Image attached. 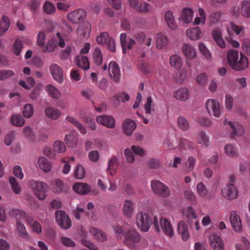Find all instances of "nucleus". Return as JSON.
<instances>
[{
    "mask_svg": "<svg viewBox=\"0 0 250 250\" xmlns=\"http://www.w3.org/2000/svg\"><path fill=\"white\" fill-rule=\"evenodd\" d=\"M136 220L137 225L142 231H147L152 223L157 232L160 231L159 221L156 216L153 217L152 222L151 219L148 214L141 211L137 214Z\"/></svg>",
    "mask_w": 250,
    "mask_h": 250,
    "instance_id": "obj_2",
    "label": "nucleus"
},
{
    "mask_svg": "<svg viewBox=\"0 0 250 250\" xmlns=\"http://www.w3.org/2000/svg\"><path fill=\"white\" fill-rule=\"evenodd\" d=\"M178 231L181 235L182 238L184 241H186L188 239L189 234L188 231V225L184 221L179 222L178 226Z\"/></svg>",
    "mask_w": 250,
    "mask_h": 250,
    "instance_id": "obj_25",
    "label": "nucleus"
},
{
    "mask_svg": "<svg viewBox=\"0 0 250 250\" xmlns=\"http://www.w3.org/2000/svg\"><path fill=\"white\" fill-rule=\"evenodd\" d=\"M220 12L216 11L211 12L209 15L210 24H214L218 23L220 20Z\"/></svg>",
    "mask_w": 250,
    "mask_h": 250,
    "instance_id": "obj_60",
    "label": "nucleus"
},
{
    "mask_svg": "<svg viewBox=\"0 0 250 250\" xmlns=\"http://www.w3.org/2000/svg\"><path fill=\"white\" fill-rule=\"evenodd\" d=\"M10 213L11 215L15 216L17 223L18 221H20L21 222L24 221L26 222V218L28 217H26V213L24 211L17 209H12Z\"/></svg>",
    "mask_w": 250,
    "mask_h": 250,
    "instance_id": "obj_37",
    "label": "nucleus"
},
{
    "mask_svg": "<svg viewBox=\"0 0 250 250\" xmlns=\"http://www.w3.org/2000/svg\"><path fill=\"white\" fill-rule=\"evenodd\" d=\"M45 112L47 117L53 120L57 119L61 115V112L59 110L52 107L46 108Z\"/></svg>",
    "mask_w": 250,
    "mask_h": 250,
    "instance_id": "obj_38",
    "label": "nucleus"
},
{
    "mask_svg": "<svg viewBox=\"0 0 250 250\" xmlns=\"http://www.w3.org/2000/svg\"><path fill=\"white\" fill-rule=\"evenodd\" d=\"M23 115L26 118H31L34 113V107L30 104H26L23 109Z\"/></svg>",
    "mask_w": 250,
    "mask_h": 250,
    "instance_id": "obj_54",
    "label": "nucleus"
},
{
    "mask_svg": "<svg viewBox=\"0 0 250 250\" xmlns=\"http://www.w3.org/2000/svg\"><path fill=\"white\" fill-rule=\"evenodd\" d=\"M74 190L81 194H86L88 193L90 190V187L86 183H77L74 184L73 186Z\"/></svg>",
    "mask_w": 250,
    "mask_h": 250,
    "instance_id": "obj_24",
    "label": "nucleus"
},
{
    "mask_svg": "<svg viewBox=\"0 0 250 250\" xmlns=\"http://www.w3.org/2000/svg\"><path fill=\"white\" fill-rule=\"evenodd\" d=\"M168 38L164 34L159 33L157 35L156 47L158 49H161L165 47L168 44Z\"/></svg>",
    "mask_w": 250,
    "mask_h": 250,
    "instance_id": "obj_32",
    "label": "nucleus"
},
{
    "mask_svg": "<svg viewBox=\"0 0 250 250\" xmlns=\"http://www.w3.org/2000/svg\"><path fill=\"white\" fill-rule=\"evenodd\" d=\"M193 11L191 9L186 8L182 12V19L185 23L190 22L192 19Z\"/></svg>",
    "mask_w": 250,
    "mask_h": 250,
    "instance_id": "obj_42",
    "label": "nucleus"
},
{
    "mask_svg": "<svg viewBox=\"0 0 250 250\" xmlns=\"http://www.w3.org/2000/svg\"><path fill=\"white\" fill-rule=\"evenodd\" d=\"M97 41L98 43L106 44L108 49L112 52L116 50L115 43L114 40L110 37L107 32H103L97 37Z\"/></svg>",
    "mask_w": 250,
    "mask_h": 250,
    "instance_id": "obj_4",
    "label": "nucleus"
},
{
    "mask_svg": "<svg viewBox=\"0 0 250 250\" xmlns=\"http://www.w3.org/2000/svg\"><path fill=\"white\" fill-rule=\"evenodd\" d=\"M224 124L225 125L228 124L230 126L232 130V138H233L236 136H241L244 134V129L243 126L237 123H232L229 121L227 122V120L224 121Z\"/></svg>",
    "mask_w": 250,
    "mask_h": 250,
    "instance_id": "obj_14",
    "label": "nucleus"
},
{
    "mask_svg": "<svg viewBox=\"0 0 250 250\" xmlns=\"http://www.w3.org/2000/svg\"><path fill=\"white\" fill-rule=\"evenodd\" d=\"M151 188L153 191L163 197H168L170 194L168 187L159 181H152Z\"/></svg>",
    "mask_w": 250,
    "mask_h": 250,
    "instance_id": "obj_7",
    "label": "nucleus"
},
{
    "mask_svg": "<svg viewBox=\"0 0 250 250\" xmlns=\"http://www.w3.org/2000/svg\"><path fill=\"white\" fill-rule=\"evenodd\" d=\"M11 122L13 125L18 126H22L25 123L24 119L20 114L13 115L11 117Z\"/></svg>",
    "mask_w": 250,
    "mask_h": 250,
    "instance_id": "obj_46",
    "label": "nucleus"
},
{
    "mask_svg": "<svg viewBox=\"0 0 250 250\" xmlns=\"http://www.w3.org/2000/svg\"><path fill=\"white\" fill-rule=\"evenodd\" d=\"M199 49L207 59L209 60L211 58V54L209 51L203 43H199Z\"/></svg>",
    "mask_w": 250,
    "mask_h": 250,
    "instance_id": "obj_64",
    "label": "nucleus"
},
{
    "mask_svg": "<svg viewBox=\"0 0 250 250\" xmlns=\"http://www.w3.org/2000/svg\"><path fill=\"white\" fill-rule=\"evenodd\" d=\"M174 96L177 100L186 101L189 98V90L186 87L181 88L174 92Z\"/></svg>",
    "mask_w": 250,
    "mask_h": 250,
    "instance_id": "obj_23",
    "label": "nucleus"
},
{
    "mask_svg": "<svg viewBox=\"0 0 250 250\" xmlns=\"http://www.w3.org/2000/svg\"><path fill=\"white\" fill-rule=\"evenodd\" d=\"M227 59L229 64L232 69L236 70H242L248 67L247 58L242 53H241L239 58V52L237 50H229L228 53Z\"/></svg>",
    "mask_w": 250,
    "mask_h": 250,
    "instance_id": "obj_1",
    "label": "nucleus"
},
{
    "mask_svg": "<svg viewBox=\"0 0 250 250\" xmlns=\"http://www.w3.org/2000/svg\"><path fill=\"white\" fill-rule=\"evenodd\" d=\"M198 137L200 139V141L198 142V144H202L206 147L209 146L210 142L209 138L205 131H201L199 132L198 133Z\"/></svg>",
    "mask_w": 250,
    "mask_h": 250,
    "instance_id": "obj_44",
    "label": "nucleus"
},
{
    "mask_svg": "<svg viewBox=\"0 0 250 250\" xmlns=\"http://www.w3.org/2000/svg\"><path fill=\"white\" fill-rule=\"evenodd\" d=\"M210 246L213 250H224V245L223 240L216 234H211L209 237Z\"/></svg>",
    "mask_w": 250,
    "mask_h": 250,
    "instance_id": "obj_13",
    "label": "nucleus"
},
{
    "mask_svg": "<svg viewBox=\"0 0 250 250\" xmlns=\"http://www.w3.org/2000/svg\"><path fill=\"white\" fill-rule=\"evenodd\" d=\"M23 47V43L20 39H16L12 45L13 50L16 56H19Z\"/></svg>",
    "mask_w": 250,
    "mask_h": 250,
    "instance_id": "obj_56",
    "label": "nucleus"
},
{
    "mask_svg": "<svg viewBox=\"0 0 250 250\" xmlns=\"http://www.w3.org/2000/svg\"><path fill=\"white\" fill-rule=\"evenodd\" d=\"M179 145L181 148H188L189 150L195 149L194 143L189 142L186 139L181 138L179 140Z\"/></svg>",
    "mask_w": 250,
    "mask_h": 250,
    "instance_id": "obj_49",
    "label": "nucleus"
},
{
    "mask_svg": "<svg viewBox=\"0 0 250 250\" xmlns=\"http://www.w3.org/2000/svg\"><path fill=\"white\" fill-rule=\"evenodd\" d=\"M89 232L95 239L99 241L104 242L107 239L106 234L101 230L91 227L89 228Z\"/></svg>",
    "mask_w": 250,
    "mask_h": 250,
    "instance_id": "obj_21",
    "label": "nucleus"
},
{
    "mask_svg": "<svg viewBox=\"0 0 250 250\" xmlns=\"http://www.w3.org/2000/svg\"><path fill=\"white\" fill-rule=\"evenodd\" d=\"M169 62L171 65L176 69H180L182 64V62L181 57L176 55L170 57Z\"/></svg>",
    "mask_w": 250,
    "mask_h": 250,
    "instance_id": "obj_48",
    "label": "nucleus"
},
{
    "mask_svg": "<svg viewBox=\"0 0 250 250\" xmlns=\"http://www.w3.org/2000/svg\"><path fill=\"white\" fill-rule=\"evenodd\" d=\"M93 59L97 65H101L102 64L103 56L102 51L99 47L95 48L93 53Z\"/></svg>",
    "mask_w": 250,
    "mask_h": 250,
    "instance_id": "obj_41",
    "label": "nucleus"
},
{
    "mask_svg": "<svg viewBox=\"0 0 250 250\" xmlns=\"http://www.w3.org/2000/svg\"><path fill=\"white\" fill-rule=\"evenodd\" d=\"M65 120L75 125L82 134H86V130L84 126L78 121H77L74 117L68 116L66 117Z\"/></svg>",
    "mask_w": 250,
    "mask_h": 250,
    "instance_id": "obj_34",
    "label": "nucleus"
},
{
    "mask_svg": "<svg viewBox=\"0 0 250 250\" xmlns=\"http://www.w3.org/2000/svg\"><path fill=\"white\" fill-rule=\"evenodd\" d=\"M65 140L68 146L75 147L77 144V137L74 134H68L65 136Z\"/></svg>",
    "mask_w": 250,
    "mask_h": 250,
    "instance_id": "obj_50",
    "label": "nucleus"
},
{
    "mask_svg": "<svg viewBox=\"0 0 250 250\" xmlns=\"http://www.w3.org/2000/svg\"><path fill=\"white\" fill-rule=\"evenodd\" d=\"M206 108L209 114H212L216 117H219L222 107L218 102L214 99H209L206 102Z\"/></svg>",
    "mask_w": 250,
    "mask_h": 250,
    "instance_id": "obj_6",
    "label": "nucleus"
},
{
    "mask_svg": "<svg viewBox=\"0 0 250 250\" xmlns=\"http://www.w3.org/2000/svg\"><path fill=\"white\" fill-rule=\"evenodd\" d=\"M118 165V158L113 156L109 160L108 163L107 171L111 176H113L116 172V167Z\"/></svg>",
    "mask_w": 250,
    "mask_h": 250,
    "instance_id": "obj_33",
    "label": "nucleus"
},
{
    "mask_svg": "<svg viewBox=\"0 0 250 250\" xmlns=\"http://www.w3.org/2000/svg\"><path fill=\"white\" fill-rule=\"evenodd\" d=\"M236 250H250V244L249 242L245 238L242 239L241 244H236Z\"/></svg>",
    "mask_w": 250,
    "mask_h": 250,
    "instance_id": "obj_59",
    "label": "nucleus"
},
{
    "mask_svg": "<svg viewBox=\"0 0 250 250\" xmlns=\"http://www.w3.org/2000/svg\"><path fill=\"white\" fill-rule=\"evenodd\" d=\"M10 26L9 19L7 17L3 16L0 21V36L4 35Z\"/></svg>",
    "mask_w": 250,
    "mask_h": 250,
    "instance_id": "obj_36",
    "label": "nucleus"
},
{
    "mask_svg": "<svg viewBox=\"0 0 250 250\" xmlns=\"http://www.w3.org/2000/svg\"><path fill=\"white\" fill-rule=\"evenodd\" d=\"M54 151L57 153H62L65 151L66 146L61 141H56L53 145Z\"/></svg>",
    "mask_w": 250,
    "mask_h": 250,
    "instance_id": "obj_58",
    "label": "nucleus"
},
{
    "mask_svg": "<svg viewBox=\"0 0 250 250\" xmlns=\"http://www.w3.org/2000/svg\"><path fill=\"white\" fill-rule=\"evenodd\" d=\"M96 121L98 124L109 128H113L115 126V120L111 116L106 115L98 116Z\"/></svg>",
    "mask_w": 250,
    "mask_h": 250,
    "instance_id": "obj_12",
    "label": "nucleus"
},
{
    "mask_svg": "<svg viewBox=\"0 0 250 250\" xmlns=\"http://www.w3.org/2000/svg\"><path fill=\"white\" fill-rule=\"evenodd\" d=\"M136 125L135 122L130 119H125L123 125V128L124 132L128 136L131 135L135 129Z\"/></svg>",
    "mask_w": 250,
    "mask_h": 250,
    "instance_id": "obj_20",
    "label": "nucleus"
},
{
    "mask_svg": "<svg viewBox=\"0 0 250 250\" xmlns=\"http://www.w3.org/2000/svg\"><path fill=\"white\" fill-rule=\"evenodd\" d=\"M151 6L149 4L146 2H142L139 3L136 10L139 12L146 13L149 12Z\"/></svg>",
    "mask_w": 250,
    "mask_h": 250,
    "instance_id": "obj_62",
    "label": "nucleus"
},
{
    "mask_svg": "<svg viewBox=\"0 0 250 250\" xmlns=\"http://www.w3.org/2000/svg\"><path fill=\"white\" fill-rule=\"evenodd\" d=\"M126 35L122 33L120 35V42L122 47L123 53H125L126 49H131L132 45L135 44V42L133 39H130L127 43L126 42Z\"/></svg>",
    "mask_w": 250,
    "mask_h": 250,
    "instance_id": "obj_22",
    "label": "nucleus"
},
{
    "mask_svg": "<svg viewBox=\"0 0 250 250\" xmlns=\"http://www.w3.org/2000/svg\"><path fill=\"white\" fill-rule=\"evenodd\" d=\"M224 149L225 153L230 157H235L238 155L236 148L231 144L227 145Z\"/></svg>",
    "mask_w": 250,
    "mask_h": 250,
    "instance_id": "obj_51",
    "label": "nucleus"
},
{
    "mask_svg": "<svg viewBox=\"0 0 250 250\" xmlns=\"http://www.w3.org/2000/svg\"><path fill=\"white\" fill-rule=\"evenodd\" d=\"M212 36L217 44L221 48L225 47V43L222 38L221 31L219 28H216L212 31Z\"/></svg>",
    "mask_w": 250,
    "mask_h": 250,
    "instance_id": "obj_31",
    "label": "nucleus"
},
{
    "mask_svg": "<svg viewBox=\"0 0 250 250\" xmlns=\"http://www.w3.org/2000/svg\"><path fill=\"white\" fill-rule=\"evenodd\" d=\"M28 185L39 200H43L45 199L46 192L49 189L47 184L38 181L31 180L28 182Z\"/></svg>",
    "mask_w": 250,
    "mask_h": 250,
    "instance_id": "obj_3",
    "label": "nucleus"
},
{
    "mask_svg": "<svg viewBox=\"0 0 250 250\" xmlns=\"http://www.w3.org/2000/svg\"><path fill=\"white\" fill-rule=\"evenodd\" d=\"M49 95L54 99H58L61 97L59 90L52 85H48L45 87Z\"/></svg>",
    "mask_w": 250,
    "mask_h": 250,
    "instance_id": "obj_43",
    "label": "nucleus"
},
{
    "mask_svg": "<svg viewBox=\"0 0 250 250\" xmlns=\"http://www.w3.org/2000/svg\"><path fill=\"white\" fill-rule=\"evenodd\" d=\"M160 224L164 233L169 237H172L174 235V232L170 222L166 218L161 217Z\"/></svg>",
    "mask_w": 250,
    "mask_h": 250,
    "instance_id": "obj_16",
    "label": "nucleus"
},
{
    "mask_svg": "<svg viewBox=\"0 0 250 250\" xmlns=\"http://www.w3.org/2000/svg\"><path fill=\"white\" fill-rule=\"evenodd\" d=\"M86 16V13L83 9H78L69 13L67 15V19L71 22L78 24L83 21Z\"/></svg>",
    "mask_w": 250,
    "mask_h": 250,
    "instance_id": "obj_10",
    "label": "nucleus"
},
{
    "mask_svg": "<svg viewBox=\"0 0 250 250\" xmlns=\"http://www.w3.org/2000/svg\"><path fill=\"white\" fill-rule=\"evenodd\" d=\"M133 202L129 200H125L123 208L124 214L126 217L131 218L133 214Z\"/></svg>",
    "mask_w": 250,
    "mask_h": 250,
    "instance_id": "obj_28",
    "label": "nucleus"
},
{
    "mask_svg": "<svg viewBox=\"0 0 250 250\" xmlns=\"http://www.w3.org/2000/svg\"><path fill=\"white\" fill-rule=\"evenodd\" d=\"M57 45L61 47H63L65 42L60 33H57L56 38L51 39L47 43L44 51L53 52L54 51Z\"/></svg>",
    "mask_w": 250,
    "mask_h": 250,
    "instance_id": "obj_11",
    "label": "nucleus"
},
{
    "mask_svg": "<svg viewBox=\"0 0 250 250\" xmlns=\"http://www.w3.org/2000/svg\"><path fill=\"white\" fill-rule=\"evenodd\" d=\"M182 51L186 57L190 59H193L196 57L194 48L190 45L185 43L182 47Z\"/></svg>",
    "mask_w": 250,
    "mask_h": 250,
    "instance_id": "obj_29",
    "label": "nucleus"
},
{
    "mask_svg": "<svg viewBox=\"0 0 250 250\" xmlns=\"http://www.w3.org/2000/svg\"><path fill=\"white\" fill-rule=\"evenodd\" d=\"M229 219L234 230L236 231H240L242 229V223L239 216L235 211L231 212Z\"/></svg>",
    "mask_w": 250,
    "mask_h": 250,
    "instance_id": "obj_18",
    "label": "nucleus"
},
{
    "mask_svg": "<svg viewBox=\"0 0 250 250\" xmlns=\"http://www.w3.org/2000/svg\"><path fill=\"white\" fill-rule=\"evenodd\" d=\"M76 64L84 70H88L90 68V63L86 57L79 55L75 59Z\"/></svg>",
    "mask_w": 250,
    "mask_h": 250,
    "instance_id": "obj_27",
    "label": "nucleus"
},
{
    "mask_svg": "<svg viewBox=\"0 0 250 250\" xmlns=\"http://www.w3.org/2000/svg\"><path fill=\"white\" fill-rule=\"evenodd\" d=\"M241 13L244 17L250 18V1H243L242 2Z\"/></svg>",
    "mask_w": 250,
    "mask_h": 250,
    "instance_id": "obj_45",
    "label": "nucleus"
},
{
    "mask_svg": "<svg viewBox=\"0 0 250 250\" xmlns=\"http://www.w3.org/2000/svg\"><path fill=\"white\" fill-rule=\"evenodd\" d=\"M109 74L113 80L118 82L120 79V71L119 65L115 62H112L109 64Z\"/></svg>",
    "mask_w": 250,
    "mask_h": 250,
    "instance_id": "obj_15",
    "label": "nucleus"
},
{
    "mask_svg": "<svg viewBox=\"0 0 250 250\" xmlns=\"http://www.w3.org/2000/svg\"><path fill=\"white\" fill-rule=\"evenodd\" d=\"M15 75L14 72L11 70H0V81H5Z\"/></svg>",
    "mask_w": 250,
    "mask_h": 250,
    "instance_id": "obj_61",
    "label": "nucleus"
},
{
    "mask_svg": "<svg viewBox=\"0 0 250 250\" xmlns=\"http://www.w3.org/2000/svg\"><path fill=\"white\" fill-rule=\"evenodd\" d=\"M164 18L168 27L172 30L177 29V25L173 16V13L169 11H167L164 14Z\"/></svg>",
    "mask_w": 250,
    "mask_h": 250,
    "instance_id": "obj_19",
    "label": "nucleus"
},
{
    "mask_svg": "<svg viewBox=\"0 0 250 250\" xmlns=\"http://www.w3.org/2000/svg\"><path fill=\"white\" fill-rule=\"evenodd\" d=\"M39 167L44 172H49L51 169V163L45 157H40L38 160Z\"/></svg>",
    "mask_w": 250,
    "mask_h": 250,
    "instance_id": "obj_35",
    "label": "nucleus"
},
{
    "mask_svg": "<svg viewBox=\"0 0 250 250\" xmlns=\"http://www.w3.org/2000/svg\"><path fill=\"white\" fill-rule=\"evenodd\" d=\"M186 34L188 38L192 40H199L201 37V31L199 27H196L188 29Z\"/></svg>",
    "mask_w": 250,
    "mask_h": 250,
    "instance_id": "obj_30",
    "label": "nucleus"
},
{
    "mask_svg": "<svg viewBox=\"0 0 250 250\" xmlns=\"http://www.w3.org/2000/svg\"><path fill=\"white\" fill-rule=\"evenodd\" d=\"M17 227L20 236L26 239H29V235L26 232L25 227L22 222L18 221L17 223Z\"/></svg>",
    "mask_w": 250,
    "mask_h": 250,
    "instance_id": "obj_47",
    "label": "nucleus"
},
{
    "mask_svg": "<svg viewBox=\"0 0 250 250\" xmlns=\"http://www.w3.org/2000/svg\"><path fill=\"white\" fill-rule=\"evenodd\" d=\"M44 12L47 14H51L55 12V7L50 1H46L43 6Z\"/></svg>",
    "mask_w": 250,
    "mask_h": 250,
    "instance_id": "obj_63",
    "label": "nucleus"
},
{
    "mask_svg": "<svg viewBox=\"0 0 250 250\" xmlns=\"http://www.w3.org/2000/svg\"><path fill=\"white\" fill-rule=\"evenodd\" d=\"M222 196L228 200H232L236 198L238 195V191L232 184H228L221 190Z\"/></svg>",
    "mask_w": 250,
    "mask_h": 250,
    "instance_id": "obj_9",
    "label": "nucleus"
},
{
    "mask_svg": "<svg viewBox=\"0 0 250 250\" xmlns=\"http://www.w3.org/2000/svg\"><path fill=\"white\" fill-rule=\"evenodd\" d=\"M50 69L54 79L61 83L63 81V73L61 67L56 64H53L51 65Z\"/></svg>",
    "mask_w": 250,
    "mask_h": 250,
    "instance_id": "obj_17",
    "label": "nucleus"
},
{
    "mask_svg": "<svg viewBox=\"0 0 250 250\" xmlns=\"http://www.w3.org/2000/svg\"><path fill=\"white\" fill-rule=\"evenodd\" d=\"M178 124L179 127L184 131L188 130L189 127L188 122L183 116H180L178 118Z\"/></svg>",
    "mask_w": 250,
    "mask_h": 250,
    "instance_id": "obj_57",
    "label": "nucleus"
},
{
    "mask_svg": "<svg viewBox=\"0 0 250 250\" xmlns=\"http://www.w3.org/2000/svg\"><path fill=\"white\" fill-rule=\"evenodd\" d=\"M26 222L31 226L33 231L40 233L42 232V229L41 225L37 221H34L33 219L31 216H28L26 218Z\"/></svg>",
    "mask_w": 250,
    "mask_h": 250,
    "instance_id": "obj_39",
    "label": "nucleus"
},
{
    "mask_svg": "<svg viewBox=\"0 0 250 250\" xmlns=\"http://www.w3.org/2000/svg\"><path fill=\"white\" fill-rule=\"evenodd\" d=\"M140 240V235L135 230H129L124 235V243L129 248L134 247Z\"/></svg>",
    "mask_w": 250,
    "mask_h": 250,
    "instance_id": "obj_5",
    "label": "nucleus"
},
{
    "mask_svg": "<svg viewBox=\"0 0 250 250\" xmlns=\"http://www.w3.org/2000/svg\"><path fill=\"white\" fill-rule=\"evenodd\" d=\"M198 12L200 17H197L195 18L193 22V24L198 25L200 23L204 24L205 23L206 19V15L205 11L203 8H199L198 9Z\"/></svg>",
    "mask_w": 250,
    "mask_h": 250,
    "instance_id": "obj_52",
    "label": "nucleus"
},
{
    "mask_svg": "<svg viewBox=\"0 0 250 250\" xmlns=\"http://www.w3.org/2000/svg\"><path fill=\"white\" fill-rule=\"evenodd\" d=\"M55 214L56 221L62 229H68L71 227V220L65 212L57 210Z\"/></svg>",
    "mask_w": 250,
    "mask_h": 250,
    "instance_id": "obj_8",
    "label": "nucleus"
},
{
    "mask_svg": "<svg viewBox=\"0 0 250 250\" xmlns=\"http://www.w3.org/2000/svg\"><path fill=\"white\" fill-rule=\"evenodd\" d=\"M85 174L84 167L81 165H77L74 171V177L78 179H82L84 177Z\"/></svg>",
    "mask_w": 250,
    "mask_h": 250,
    "instance_id": "obj_55",
    "label": "nucleus"
},
{
    "mask_svg": "<svg viewBox=\"0 0 250 250\" xmlns=\"http://www.w3.org/2000/svg\"><path fill=\"white\" fill-rule=\"evenodd\" d=\"M91 25L89 22H85L83 24L79 26L78 33L83 38H88L91 32Z\"/></svg>",
    "mask_w": 250,
    "mask_h": 250,
    "instance_id": "obj_26",
    "label": "nucleus"
},
{
    "mask_svg": "<svg viewBox=\"0 0 250 250\" xmlns=\"http://www.w3.org/2000/svg\"><path fill=\"white\" fill-rule=\"evenodd\" d=\"M9 183L11 185L12 189L15 193L19 194L21 192V189L15 178L14 177H10Z\"/></svg>",
    "mask_w": 250,
    "mask_h": 250,
    "instance_id": "obj_53",
    "label": "nucleus"
},
{
    "mask_svg": "<svg viewBox=\"0 0 250 250\" xmlns=\"http://www.w3.org/2000/svg\"><path fill=\"white\" fill-rule=\"evenodd\" d=\"M196 189L197 193L199 196L203 198L208 197V190L203 182H200L197 184Z\"/></svg>",
    "mask_w": 250,
    "mask_h": 250,
    "instance_id": "obj_40",
    "label": "nucleus"
}]
</instances>
